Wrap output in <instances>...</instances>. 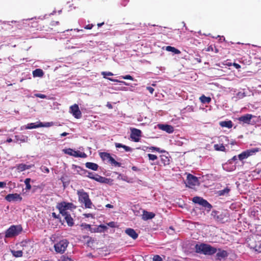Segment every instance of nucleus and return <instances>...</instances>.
I'll use <instances>...</instances> for the list:
<instances>
[{
	"mask_svg": "<svg viewBox=\"0 0 261 261\" xmlns=\"http://www.w3.org/2000/svg\"><path fill=\"white\" fill-rule=\"evenodd\" d=\"M230 189L228 187H226L225 189L218 191V194L219 196H223L227 195L230 192Z\"/></svg>",
	"mask_w": 261,
	"mask_h": 261,
	"instance_id": "obj_35",
	"label": "nucleus"
},
{
	"mask_svg": "<svg viewBox=\"0 0 261 261\" xmlns=\"http://www.w3.org/2000/svg\"><path fill=\"white\" fill-rule=\"evenodd\" d=\"M259 150V149L258 148H254L251 149L247 150L246 151L249 156L255 153L256 152H258Z\"/></svg>",
	"mask_w": 261,
	"mask_h": 261,
	"instance_id": "obj_39",
	"label": "nucleus"
},
{
	"mask_svg": "<svg viewBox=\"0 0 261 261\" xmlns=\"http://www.w3.org/2000/svg\"><path fill=\"white\" fill-rule=\"evenodd\" d=\"M101 74L103 76L104 78H107L106 76H112L113 74L111 72L103 71L101 72Z\"/></svg>",
	"mask_w": 261,
	"mask_h": 261,
	"instance_id": "obj_48",
	"label": "nucleus"
},
{
	"mask_svg": "<svg viewBox=\"0 0 261 261\" xmlns=\"http://www.w3.org/2000/svg\"><path fill=\"white\" fill-rule=\"evenodd\" d=\"M93 27V25L92 24H88L86 25L84 28L87 30H91Z\"/></svg>",
	"mask_w": 261,
	"mask_h": 261,
	"instance_id": "obj_55",
	"label": "nucleus"
},
{
	"mask_svg": "<svg viewBox=\"0 0 261 261\" xmlns=\"http://www.w3.org/2000/svg\"><path fill=\"white\" fill-rule=\"evenodd\" d=\"M158 127L168 133H172L174 132V128L172 126L168 124H159Z\"/></svg>",
	"mask_w": 261,
	"mask_h": 261,
	"instance_id": "obj_15",
	"label": "nucleus"
},
{
	"mask_svg": "<svg viewBox=\"0 0 261 261\" xmlns=\"http://www.w3.org/2000/svg\"><path fill=\"white\" fill-rule=\"evenodd\" d=\"M67 154L72 155L74 157H78L79 151L73 150L72 149L69 148L66 152Z\"/></svg>",
	"mask_w": 261,
	"mask_h": 261,
	"instance_id": "obj_33",
	"label": "nucleus"
},
{
	"mask_svg": "<svg viewBox=\"0 0 261 261\" xmlns=\"http://www.w3.org/2000/svg\"><path fill=\"white\" fill-rule=\"evenodd\" d=\"M108 79L112 82H119V83H122L123 84L126 85V86H128V85L124 81H120L118 80H116V79H112V78H108Z\"/></svg>",
	"mask_w": 261,
	"mask_h": 261,
	"instance_id": "obj_44",
	"label": "nucleus"
},
{
	"mask_svg": "<svg viewBox=\"0 0 261 261\" xmlns=\"http://www.w3.org/2000/svg\"><path fill=\"white\" fill-rule=\"evenodd\" d=\"M6 186V183L3 181H0V188H3L5 187Z\"/></svg>",
	"mask_w": 261,
	"mask_h": 261,
	"instance_id": "obj_59",
	"label": "nucleus"
},
{
	"mask_svg": "<svg viewBox=\"0 0 261 261\" xmlns=\"http://www.w3.org/2000/svg\"><path fill=\"white\" fill-rule=\"evenodd\" d=\"M99 155L103 161H107L112 166L115 167H120L121 166V164L115 161L109 153L106 152H100Z\"/></svg>",
	"mask_w": 261,
	"mask_h": 261,
	"instance_id": "obj_4",
	"label": "nucleus"
},
{
	"mask_svg": "<svg viewBox=\"0 0 261 261\" xmlns=\"http://www.w3.org/2000/svg\"><path fill=\"white\" fill-rule=\"evenodd\" d=\"M30 168V165H27L24 164H20L17 166V169L19 171H23L26 169H29Z\"/></svg>",
	"mask_w": 261,
	"mask_h": 261,
	"instance_id": "obj_27",
	"label": "nucleus"
},
{
	"mask_svg": "<svg viewBox=\"0 0 261 261\" xmlns=\"http://www.w3.org/2000/svg\"><path fill=\"white\" fill-rule=\"evenodd\" d=\"M130 138L136 142H139L140 137L141 136V131L137 128H133L130 129Z\"/></svg>",
	"mask_w": 261,
	"mask_h": 261,
	"instance_id": "obj_12",
	"label": "nucleus"
},
{
	"mask_svg": "<svg viewBox=\"0 0 261 261\" xmlns=\"http://www.w3.org/2000/svg\"><path fill=\"white\" fill-rule=\"evenodd\" d=\"M252 248L256 252H261L260 245L259 246L255 245L254 247Z\"/></svg>",
	"mask_w": 261,
	"mask_h": 261,
	"instance_id": "obj_50",
	"label": "nucleus"
},
{
	"mask_svg": "<svg viewBox=\"0 0 261 261\" xmlns=\"http://www.w3.org/2000/svg\"><path fill=\"white\" fill-rule=\"evenodd\" d=\"M148 148L149 150H155V151H156L157 152H161L163 151L161 150L160 148L156 147H154V146H151V147H148Z\"/></svg>",
	"mask_w": 261,
	"mask_h": 261,
	"instance_id": "obj_45",
	"label": "nucleus"
},
{
	"mask_svg": "<svg viewBox=\"0 0 261 261\" xmlns=\"http://www.w3.org/2000/svg\"><path fill=\"white\" fill-rule=\"evenodd\" d=\"M236 95L237 97L239 99L243 98L246 96L245 92L242 91L238 92Z\"/></svg>",
	"mask_w": 261,
	"mask_h": 261,
	"instance_id": "obj_42",
	"label": "nucleus"
},
{
	"mask_svg": "<svg viewBox=\"0 0 261 261\" xmlns=\"http://www.w3.org/2000/svg\"><path fill=\"white\" fill-rule=\"evenodd\" d=\"M22 227L21 225H12L10 226L5 231V238H13L22 233Z\"/></svg>",
	"mask_w": 261,
	"mask_h": 261,
	"instance_id": "obj_3",
	"label": "nucleus"
},
{
	"mask_svg": "<svg viewBox=\"0 0 261 261\" xmlns=\"http://www.w3.org/2000/svg\"><path fill=\"white\" fill-rule=\"evenodd\" d=\"M79 201L81 203L84 204L86 208H92L93 203L89 198V194L83 189H81L77 191Z\"/></svg>",
	"mask_w": 261,
	"mask_h": 261,
	"instance_id": "obj_2",
	"label": "nucleus"
},
{
	"mask_svg": "<svg viewBox=\"0 0 261 261\" xmlns=\"http://www.w3.org/2000/svg\"><path fill=\"white\" fill-rule=\"evenodd\" d=\"M198 182V178L191 174H189L187 176L186 186L190 188H193Z\"/></svg>",
	"mask_w": 261,
	"mask_h": 261,
	"instance_id": "obj_9",
	"label": "nucleus"
},
{
	"mask_svg": "<svg viewBox=\"0 0 261 261\" xmlns=\"http://www.w3.org/2000/svg\"><path fill=\"white\" fill-rule=\"evenodd\" d=\"M108 225L111 227H114L115 226V224L114 222H110L108 223Z\"/></svg>",
	"mask_w": 261,
	"mask_h": 261,
	"instance_id": "obj_58",
	"label": "nucleus"
},
{
	"mask_svg": "<svg viewBox=\"0 0 261 261\" xmlns=\"http://www.w3.org/2000/svg\"><path fill=\"white\" fill-rule=\"evenodd\" d=\"M214 149L216 151H224V152L226 151L225 147L224 145H223V144H215L214 146Z\"/></svg>",
	"mask_w": 261,
	"mask_h": 261,
	"instance_id": "obj_32",
	"label": "nucleus"
},
{
	"mask_svg": "<svg viewBox=\"0 0 261 261\" xmlns=\"http://www.w3.org/2000/svg\"><path fill=\"white\" fill-rule=\"evenodd\" d=\"M107 227L105 225H100L97 228L98 229V231H99V232H103L105 231L106 229H107Z\"/></svg>",
	"mask_w": 261,
	"mask_h": 261,
	"instance_id": "obj_43",
	"label": "nucleus"
},
{
	"mask_svg": "<svg viewBox=\"0 0 261 261\" xmlns=\"http://www.w3.org/2000/svg\"><path fill=\"white\" fill-rule=\"evenodd\" d=\"M22 197L17 193L9 194L5 197V199L9 202L19 201L22 200Z\"/></svg>",
	"mask_w": 261,
	"mask_h": 261,
	"instance_id": "obj_11",
	"label": "nucleus"
},
{
	"mask_svg": "<svg viewBox=\"0 0 261 261\" xmlns=\"http://www.w3.org/2000/svg\"><path fill=\"white\" fill-rule=\"evenodd\" d=\"M195 249L196 253L208 255H213L217 251L215 247L205 243L196 244Z\"/></svg>",
	"mask_w": 261,
	"mask_h": 261,
	"instance_id": "obj_1",
	"label": "nucleus"
},
{
	"mask_svg": "<svg viewBox=\"0 0 261 261\" xmlns=\"http://www.w3.org/2000/svg\"><path fill=\"white\" fill-rule=\"evenodd\" d=\"M84 215L87 217V218H89V217H92V214H90V213H89V214H84Z\"/></svg>",
	"mask_w": 261,
	"mask_h": 261,
	"instance_id": "obj_62",
	"label": "nucleus"
},
{
	"mask_svg": "<svg viewBox=\"0 0 261 261\" xmlns=\"http://www.w3.org/2000/svg\"><path fill=\"white\" fill-rule=\"evenodd\" d=\"M44 26H42L37 21H33L31 22V24H29V27L27 30L30 33L35 34L37 31H41L43 30Z\"/></svg>",
	"mask_w": 261,
	"mask_h": 261,
	"instance_id": "obj_7",
	"label": "nucleus"
},
{
	"mask_svg": "<svg viewBox=\"0 0 261 261\" xmlns=\"http://www.w3.org/2000/svg\"><path fill=\"white\" fill-rule=\"evenodd\" d=\"M155 216V214L153 212L144 211L142 215V219L144 220H147L153 218Z\"/></svg>",
	"mask_w": 261,
	"mask_h": 261,
	"instance_id": "obj_19",
	"label": "nucleus"
},
{
	"mask_svg": "<svg viewBox=\"0 0 261 261\" xmlns=\"http://www.w3.org/2000/svg\"><path fill=\"white\" fill-rule=\"evenodd\" d=\"M211 215L216 221L221 223H223L225 218L226 217L225 213L217 211H213Z\"/></svg>",
	"mask_w": 261,
	"mask_h": 261,
	"instance_id": "obj_8",
	"label": "nucleus"
},
{
	"mask_svg": "<svg viewBox=\"0 0 261 261\" xmlns=\"http://www.w3.org/2000/svg\"><path fill=\"white\" fill-rule=\"evenodd\" d=\"M153 261H163V260L159 255H155L153 257Z\"/></svg>",
	"mask_w": 261,
	"mask_h": 261,
	"instance_id": "obj_49",
	"label": "nucleus"
},
{
	"mask_svg": "<svg viewBox=\"0 0 261 261\" xmlns=\"http://www.w3.org/2000/svg\"><path fill=\"white\" fill-rule=\"evenodd\" d=\"M115 145L116 148H123L125 151H131L132 150V149L130 147L123 145L121 143H115Z\"/></svg>",
	"mask_w": 261,
	"mask_h": 261,
	"instance_id": "obj_26",
	"label": "nucleus"
},
{
	"mask_svg": "<svg viewBox=\"0 0 261 261\" xmlns=\"http://www.w3.org/2000/svg\"><path fill=\"white\" fill-rule=\"evenodd\" d=\"M35 96L37 97H39L40 98H46V96L44 94H40V93H37L35 94Z\"/></svg>",
	"mask_w": 261,
	"mask_h": 261,
	"instance_id": "obj_52",
	"label": "nucleus"
},
{
	"mask_svg": "<svg viewBox=\"0 0 261 261\" xmlns=\"http://www.w3.org/2000/svg\"><path fill=\"white\" fill-rule=\"evenodd\" d=\"M21 246L22 247V252H24L28 255L29 254V252L30 250L32 249V247L30 245V244L27 241H22L20 243Z\"/></svg>",
	"mask_w": 261,
	"mask_h": 261,
	"instance_id": "obj_16",
	"label": "nucleus"
},
{
	"mask_svg": "<svg viewBox=\"0 0 261 261\" xmlns=\"http://www.w3.org/2000/svg\"><path fill=\"white\" fill-rule=\"evenodd\" d=\"M222 138L223 139H225V140L226 141H227V142H229V139H228V137H227V136H222Z\"/></svg>",
	"mask_w": 261,
	"mask_h": 261,
	"instance_id": "obj_64",
	"label": "nucleus"
},
{
	"mask_svg": "<svg viewBox=\"0 0 261 261\" xmlns=\"http://www.w3.org/2000/svg\"><path fill=\"white\" fill-rule=\"evenodd\" d=\"M122 78L125 80H133L134 78L130 75H126L125 76H122Z\"/></svg>",
	"mask_w": 261,
	"mask_h": 261,
	"instance_id": "obj_53",
	"label": "nucleus"
},
{
	"mask_svg": "<svg viewBox=\"0 0 261 261\" xmlns=\"http://www.w3.org/2000/svg\"><path fill=\"white\" fill-rule=\"evenodd\" d=\"M233 66L237 69H239L241 68V66L238 63H234L233 64Z\"/></svg>",
	"mask_w": 261,
	"mask_h": 261,
	"instance_id": "obj_61",
	"label": "nucleus"
},
{
	"mask_svg": "<svg viewBox=\"0 0 261 261\" xmlns=\"http://www.w3.org/2000/svg\"><path fill=\"white\" fill-rule=\"evenodd\" d=\"M43 71L41 69H36L33 71L34 77H42L43 75Z\"/></svg>",
	"mask_w": 261,
	"mask_h": 261,
	"instance_id": "obj_28",
	"label": "nucleus"
},
{
	"mask_svg": "<svg viewBox=\"0 0 261 261\" xmlns=\"http://www.w3.org/2000/svg\"><path fill=\"white\" fill-rule=\"evenodd\" d=\"M202 200V198L198 196H195L193 198L192 201L195 203H198L200 205Z\"/></svg>",
	"mask_w": 261,
	"mask_h": 261,
	"instance_id": "obj_40",
	"label": "nucleus"
},
{
	"mask_svg": "<svg viewBox=\"0 0 261 261\" xmlns=\"http://www.w3.org/2000/svg\"><path fill=\"white\" fill-rule=\"evenodd\" d=\"M70 113L72 115L77 119L82 117V113L79 109V106L77 104H74L70 107Z\"/></svg>",
	"mask_w": 261,
	"mask_h": 261,
	"instance_id": "obj_10",
	"label": "nucleus"
},
{
	"mask_svg": "<svg viewBox=\"0 0 261 261\" xmlns=\"http://www.w3.org/2000/svg\"><path fill=\"white\" fill-rule=\"evenodd\" d=\"M78 157L85 158L87 157V154L84 152H81L79 151Z\"/></svg>",
	"mask_w": 261,
	"mask_h": 261,
	"instance_id": "obj_51",
	"label": "nucleus"
},
{
	"mask_svg": "<svg viewBox=\"0 0 261 261\" xmlns=\"http://www.w3.org/2000/svg\"><path fill=\"white\" fill-rule=\"evenodd\" d=\"M200 205L206 208H207L208 211H210L212 207V205L208 203L207 200L204 199H203Z\"/></svg>",
	"mask_w": 261,
	"mask_h": 261,
	"instance_id": "obj_31",
	"label": "nucleus"
},
{
	"mask_svg": "<svg viewBox=\"0 0 261 261\" xmlns=\"http://www.w3.org/2000/svg\"><path fill=\"white\" fill-rule=\"evenodd\" d=\"M59 22L58 21H52L50 23V25L51 26H55V25H59Z\"/></svg>",
	"mask_w": 261,
	"mask_h": 261,
	"instance_id": "obj_56",
	"label": "nucleus"
},
{
	"mask_svg": "<svg viewBox=\"0 0 261 261\" xmlns=\"http://www.w3.org/2000/svg\"><path fill=\"white\" fill-rule=\"evenodd\" d=\"M15 142H20V143L27 142L28 141V137L23 135H15Z\"/></svg>",
	"mask_w": 261,
	"mask_h": 261,
	"instance_id": "obj_20",
	"label": "nucleus"
},
{
	"mask_svg": "<svg viewBox=\"0 0 261 261\" xmlns=\"http://www.w3.org/2000/svg\"><path fill=\"white\" fill-rule=\"evenodd\" d=\"M206 51H215L216 53H218L219 52L218 49L215 45H211L207 47L206 49Z\"/></svg>",
	"mask_w": 261,
	"mask_h": 261,
	"instance_id": "obj_37",
	"label": "nucleus"
},
{
	"mask_svg": "<svg viewBox=\"0 0 261 261\" xmlns=\"http://www.w3.org/2000/svg\"><path fill=\"white\" fill-rule=\"evenodd\" d=\"M216 256L218 259L225 258L228 256V253L226 251L224 250L218 249V252L216 254Z\"/></svg>",
	"mask_w": 261,
	"mask_h": 261,
	"instance_id": "obj_23",
	"label": "nucleus"
},
{
	"mask_svg": "<svg viewBox=\"0 0 261 261\" xmlns=\"http://www.w3.org/2000/svg\"><path fill=\"white\" fill-rule=\"evenodd\" d=\"M68 244L69 242L66 239L61 240L54 245L55 250L58 253H63L65 251Z\"/></svg>",
	"mask_w": 261,
	"mask_h": 261,
	"instance_id": "obj_6",
	"label": "nucleus"
},
{
	"mask_svg": "<svg viewBox=\"0 0 261 261\" xmlns=\"http://www.w3.org/2000/svg\"><path fill=\"white\" fill-rule=\"evenodd\" d=\"M147 155H148L149 159L151 161H154L158 159L157 156L155 154L149 153V154H148Z\"/></svg>",
	"mask_w": 261,
	"mask_h": 261,
	"instance_id": "obj_46",
	"label": "nucleus"
},
{
	"mask_svg": "<svg viewBox=\"0 0 261 261\" xmlns=\"http://www.w3.org/2000/svg\"><path fill=\"white\" fill-rule=\"evenodd\" d=\"M125 232L134 240H136L138 237V234L133 228H128L126 229Z\"/></svg>",
	"mask_w": 261,
	"mask_h": 261,
	"instance_id": "obj_17",
	"label": "nucleus"
},
{
	"mask_svg": "<svg viewBox=\"0 0 261 261\" xmlns=\"http://www.w3.org/2000/svg\"><path fill=\"white\" fill-rule=\"evenodd\" d=\"M160 159L161 163L164 166L169 165L170 163V157L166 155H161Z\"/></svg>",
	"mask_w": 261,
	"mask_h": 261,
	"instance_id": "obj_21",
	"label": "nucleus"
},
{
	"mask_svg": "<svg viewBox=\"0 0 261 261\" xmlns=\"http://www.w3.org/2000/svg\"><path fill=\"white\" fill-rule=\"evenodd\" d=\"M47 125L43 124L42 122H39V124H36L35 123H31L27 125L25 127L26 129L36 128L40 127L46 126Z\"/></svg>",
	"mask_w": 261,
	"mask_h": 261,
	"instance_id": "obj_22",
	"label": "nucleus"
},
{
	"mask_svg": "<svg viewBox=\"0 0 261 261\" xmlns=\"http://www.w3.org/2000/svg\"><path fill=\"white\" fill-rule=\"evenodd\" d=\"M10 252L15 257H21L23 256L22 250L15 251L14 250H11Z\"/></svg>",
	"mask_w": 261,
	"mask_h": 261,
	"instance_id": "obj_29",
	"label": "nucleus"
},
{
	"mask_svg": "<svg viewBox=\"0 0 261 261\" xmlns=\"http://www.w3.org/2000/svg\"><path fill=\"white\" fill-rule=\"evenodd\" d=\"M81 226L85 229H91V225L90 224L83 223Z\"/></svg>",
	"mask_w": 261,
	"mask_h": 261,
	"instance_id": "obj_54",
	"label": "nucleus"
},
{
	"mask_svg": "<svg viewBox=\"0 0 261 261\" xmlns=\"http://www.w3.org/2000/svg\"><path fill=\"white\" fill-rule=\"evenodd\" d=\"M51 215L55 219L59 218V215H57L55 213H52Z\"/></svg>",
	"mask_w": 261,
	"mask_h": 261,
	"instance_id": "obj_60",
	"label": "nucleus"
},
{
	"mask_svg": "<svg viewBox=\"0 0 261 261\" xmlns=\"http://www.w3.org/2000/svg\"><path fill=\"white\" fill-rule=\"evenodd\" d=\"M253 118V115L250 114H246L238 118V120L242 122L243 124H250L251 120Z\"/></svg>",
	"mask_w": 261,
	"mask_h": 261,
	"instance_id": "obj_14",
	"label": "nucleus"
},
{
	"mask_svg": "<svg viewBox=\"0 0 261 261\" xmlns=\"http://www.w3.org/2000/svg\"><path fill=\"white\" fill-rule=\"evenodd\" d=\"M73 207L72 203L66 202L65 201L59 203L57 205V208L59 210L60 214L65 215L69 213L67 210L72 208Z\"/></svg>",
	"mask_w": 261,
	"mask_h": 261,
	"instance_id": "obj_5",
	"label": "nucleus"
},
{
	"mask_svg": "<svg viewBox=\"0 0 261 261\" xmlns=\"http://www.w3.org/2000/svg\"><path fill=\"white\" fill-rule=\"evenodd\" d=\"M31 179L29 178H27L24 180V184L26 186L25 189L26 190H30L31 189V185H30Z\"/></svg>",
	"mask_w": 261,
	"mask_h": 261,
	"instance_id": "obj_41",
	"label": "nucleus"
},
{
	"mask_svg": "<svg viewBox=\"0 0 261 261\" xmlns=\"http://www.w3.org/2000/svg\"><path fill=\"white\" fill-rule=\"evenodd\" d=\"M64 217V219L69 226H72L74 225V221L69 213H66L65 215H62Z\"/></svg>",
	"mask_w": 261,
	"mask_h": 261,
	"instance_id": "obj_18",
	"label": "nucleus"
},
{
	"mask_svg": "<svg viewBox=\"0 0 261 261\" xmlns=\"http://www.w3.org/2000/svg\"><path fill=\"white\" fill-rule=\"evenodd\" d=\"M166 50L168 51H171V52L174 53L175 54H179L181 53L179 50L176 49L174 47H172V46H167Z\"/></svg>",
	"mask_w": 261,
	"mask_h": 261,
	"instance_id": "obj_34",
	"label": "nucleus"
},
{
	"mask_svg": "<svg viewBox=\"0 0 261 261\" xmlns=\"http://www.w3.org/2000/svg\"><path fill=\"white\" fill-rule=\"evenodd\" d=\"M85 166L86 168L94 171H97L98 168V165L97 164L91 162H87Z\"/></svg>",
	"mask_w": 261,
	"mask_h": 261,
	"instance_id": "obj_25",
	"label": "nucleus"
},
{
	"mask_svg": "<svg viewBox=\"0 0 261 261\" xmlns=\"http://www.w3.org/2000/svg\"><path fill=\"white\" fill-rule=\"evenodd\" d=\"M199 99L202 103H209L211 101V98L210 97H206L204 95H202L200 97Z\"/></svg>",
	"mask_w": 261,
	"mask_h": 261,
	"instance_id": "obj_30",
	"label": "nucleus"
},
{
	"mask_svg": "<svg viewBox=\"0 0 261 261\" xmlns=\"http://www.w3.org/2000/svg\"><path fill=\"white\" fill-rule=\"evenodd\" d=\"M40 169L44 173H48L49 172V169L46 166H42L40 167Z\"/></svg>",
	"mask_w": 261,
	"mask_h": 261,
	"instance_id": "obj_47",
	"label": "nucleus"
},
{
	"mask_svg": "<svg viewBox=\"0 0 261 261\" xmlns=\"http://www.w3.org/2000/svg\"><path fill=\"white\" fill-rule=\"evenodd\" d=\"M219 125L222 127H227L228 128H231L233 126L232 122L231 120L220 121Z\"/></svg>",
	"mask_w": 261,
	"mask_h": 261,
	"instance_id": "obj_24",
	"label": "nucleus"
},
{
	"mask_svg": "<svg viewBox=\"0 0 261 261\" xmlns=\"http://www.w3.org/2000/svg\"><path fill=\"white\" fill-rule=\"evenodd\" d=\"M71 258L66 254L61 255L58 259V261H72Z\"/></svg>",
	"mask_w": 261,
	"mask_h": 261,
	"instance_id": "obj_36",
	"label": "nucleus"
},
{
	"mask_svg": "<svg viewBox=\"0 0 261 261\" xmlns=\"http://www.w3.org/2000/svg\"><path fill=\"white\" fill-rule=\"evenodd\" d=\"M132 169L135 171H138L139 170V169L136 166H133Z\"/></svg>",
	"mask_w": 261,
	"mask_h": 261,
	"instance_id": "obj_63",
	"label": "nucleus"
},
{
	"mask_svg": "<svg viewBox=\"0 0 261 261\" xmlns=\"http://www.w3.org/2000/svg\"><path fill=\"white\" fill-rule=\"evenodd\" d=\"M147 90L151 93L152 94L154 91V89L151 87H147Z\"/></svg>",
	"mask_w": 261,
	"mask_h": 261,
	"instance_id": "obj_57",
	"label": "nucleus"
},
{
	"mask_svg": "<svg viewBox=\"0 0 261 261\" xmlns=\"http://www.w3.org/2000/svg\"><path fill=\"white\" fill-rule=\"evenodd\" d=\"M88 172V175H87L90 178L93 179L97 181H98L101 183L106 182V180L107 179L104 177L100 176L98 174H96L93 172H90L89 171H87Z\"/></svg>",
	"mask_w": 261,
	"mask_h": 261,
	"instance_id": "obj_13",
	"label": "nucleus"
},
{
	"mask_svg": "<svg viewBox=\"0 0 261 261\" xmlns=\"http://www.w3.org/2000/svg\"><path fill=\"white\" fill-rule=\"evenodd\" d=\"M248 157H249V155L246 151L242 152L238 155V158L240 161H242Z\"/></svg>",
	"mask_w": 261,
	"mask_h": 261,
	"instance_id": "obj_38",
	"label": "nucleus"
}]
</instances>
